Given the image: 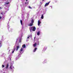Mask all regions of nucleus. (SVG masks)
I'll use <instances>...</instances> for the list:
<instances>
[{"instance_id": "1", "label": "nucleus", "mask_w": 73, "mask_h": 73, "mask_svg": "<svg viewBox=\"0 0 73 73\" xmlns=\"http://www.w3.org/2000/svg\"><path fill=\"white\" fill-rule=\"evenodd\" d=\"M29 30L31 32L32 31H35V30H36V27L35 26L30 27L29 28Z\"/></svg>"}, {"instance_id": "2", "label": "nucleus", "mask_w": 73, "mask_h": 73, "mask_svg": "<svg viewBox=\"0 0 73 73\" xmlns=\"http://www.w3.org/2000/svg\"><path fill=\"white\" fill-rule=\"evenodd\" d=\"M50 3V2H49L48 3H46L45 5V7H46V6H48V5Z\"/></svg>"}, {"instance_id": "3", "label": "nucleus", "mask_w": 73, "mask_h": 73, "mask_svg": "<svg viewBox=\"0 0 73 73\" xmlns=\"http://www.w3.org/2000/svg\"><path fill=\"white\" fill-rule=\"evenodd\" d=\"M40 24H41V21L38 20V26H40Z\"/></svg>"}, {"instance_id": "4", "label": "nucleus", "mask_w": 73, "mask_h": 73, "mask_svg": "<svg viewBox=\"0 0 73 73\" xmlns=\"http://www.w3.org/2000/svg\"><path fill=\"white\" fill-rule=\"evenodd\" d=\"M6 67H5V69H8V66H9V64H7L6 65Z\"/></svg>"}, {"instance_id": "5", "label": "nucleus", "mask_w": 73, "mask_h": 73, "mask_svg": "<svg viewBox=\"0 0 73 73\" xmlns=\"http://www.w3.org/2000/svg\"><path fill=\"white\" fill-rule=\"evenodd\" d=\"M36 45H37V43H35V44H33L34 47H36Z\"/></svg>"}, {"instance_id": "6", "label": "nucleus", "mask_w": 73, "mask_h": 73, "mask_svg": "<svg viewBox=\"0 0 73 73\" xmlns=\"http://www.w3.org/2000/svg\"><path fill=\"white\" fill-rule=\"evenodd\" d=\"M15 50H16V48H15V47H14V49L13 50V51L12 52L13 53H14V52H15Z\"/></svg>"}, {"instance_id": "7", "label": "nucleus", "mask_w": 73, "mask_h": 73, "mask_svg": "<svg viewBox=\"0 0 73 73\" xmlns=\"http://www.w3.org/2000/svg\"><path fill=\"white\" fill-rule=\"evenodd\" d=\"M20 48V46H17L16 48V50H18V49Z\"/></svg>"}, {"instance_id": "8", "label": "nucleus", "mask_w": 73, "mask_h": 73, "mask_svg": "<svg viewBox=\"0 0 73 73\" xmlns=\"http://www.w3.org/2000/svg\"><path fill=\"white\" fill-rule=\"evenodd\" d=\"M22 47L23 48H26V45L25 44H23L22 46Z\"/></svg>"}, {"instance_id": "9", "label": "nucleus", "mask_w": 73, "mask_h": 73, "mask_svg": "<svg viewBox=\"0 0 73 73\" xmlns=\"http://www.w3.org/2000/svg\"><path fill=\"white\" fill-rule=\"evenodd\" d=\"M36 49H37V48L36 47L33 50V52H35Z\"/></svg>"}, {"instance_id": "10", "label": "nucleus", "mask_w": 73, "mask_h": 73, "mask_svg": "<svg viewBox=\"0 0 73 73\" xmlns=\"http://www.w3.org/2000/svg\"><path fill=\"white\" fill-rule=\"evenodd\" d=\"M41 19H44V15H43V14H42L41 15Z\"/></svg>"}, {"instance_id": "11", "label": "nucleus", "mask_w": 73, "mask_h": 73, "mask_svg": "<svg viewBox=\"0 0 73 73\" xmlns=\"http://www.w3.org/2000/svg\"><path fill=\"white\" fill-rule=\"evenodd\" d=\"M32 25H33V23H31L29 25V26L30 27L31 26H32Z\"/></svg>"}, {"instance_id": "12", "label": "nucleus", "mask_w": 73, "mask_h": 73, "mask_svg": "<svg viewBox=\"0 0 73 73\" xmlns=\"http://www.w3.org/2000/svg\"><path fill=\"white\" fill-rule=\"evenodd\" d=\"M23 51V48H21V49L20 50V52H22Z\"/></svg>"}, {"instance_id": "13", "label": "nucleus", "mask_w": 73, "mask_h": 73, "mask_svg": "<svg viewBox=\"0 0 73 73\" xmlns=\"http://www.w3.org/2000/svg\"><path fill=\"white\" fill-rule=\"evenodd\" d=\"M40 31H39L37 33V35H38V36H39V35H40Z\"/></svg>"}, {"instance_id": "14", "label": "nucleus", "mask_w": 73, "mask_h": 73, "mask_svg": "<svg viewBox=\"0 0 73 73\" xmlns=\"http://www.w3.org/2000/svg\"><path fill=\"white\" fill-rule=\"evenodd\" d=\"M20 23L21 25H22L23 24V21H22V20H20Z\"/></svg>"}, {"instance_id": "15", "label": "nucleus", "mask_w": 73, "mask_h": 73, "mask_svg": "<svg viewBox=\"0 0 73 73\" xmlns=\"http://www.w3.org/2000/svg\"><path fill=\"white\" fill-rule=\"evenodd\" d=\"M5 4H6V5H7L8 4H9V2L7 3V2H6L5 3Z\"/></svg>"}, {"instance_id": "16", "label": "nucleus", "mask_w": 73, "mask_h": 73, "mask_svg": "<svg viewBox=\"0 0 73 73\" xmlns=\"http://www.w3.org/2000/svg\"><path fill=\"white\" fill-rule=\"evenodd\" d=\"M31 23H32V24H33V23H34V21H33V20H32Z\"/></svg>"}, {"instance_id": "17", "label": "nucleus", "mask_w": 73, "mask_h": 73, "mask_svg": "<svg viewBox=\"0 0 73 73\" xmlns=\"http://www.w3.org/2000/svg\"><path fill=\"white\" fill-rule=\"evenodd\" d=\"M29 37H32V35H30V36H29Z\"/></svg>"}, {"instance_id": "18", "label": "nucleus", "mask_w": 73, "mask_h": 73, "mask_svg": "<svg viewBox=\"0 0 73 73\" xmlns=\"http://www.w3.org/2000/svg\"><path fill=\"white\" fill-rule=\"evenodd\" d=\"M5 67V66H4V65H2V68H4Z\"/></svg>"}, {"instance_id": "19", "label": "nucleus", "mask_w": 73, "mask_h": 73, "mask_svg": "<svg viewBox=\"0 0 73 73\" xmlns=\"http://www.w3.org/2000/svg\"><path fill=\"white\" fill-rule=\"evenodd\" d=\"M29 8H30V9H32V7H31V6H29Z\"/></svg>"}, {"instance_id": "20", "label": "nucleus", "mask_w": 73, "mask_h": 73, "mask_svg": "<svg viewBox=\"0 0 73 73\" xmlns=\"http://www.w3.org/2000/svg\"><path fill=\"white\" fill-rule=\"evenodd\" d=\"M19 42H21V39L19 40Z\"/></svg>"}, {"instance_id": "21", "label": "nucleus", "mask_w": 73, "mask_h": 73, "mask_svg": "<svg viewBox=\"0 0 73 73\" xmlns=\"http://www.w3.org/2000/svg\"><path fill=\"white\" fill-rule=\"evenodd\" d=\"M11 65L10 66V68L12 69V68H11Z\"/></svg>"}, {"instance_id": "22", "label": "nucleus", "mask_w": 73, "mask_h": 73, "mask_svg": "<svg viewBox=\"0 0 73 73\" xmlns=\"http://www.w3.org/2000/svg\"><path fill=\"white\" fill-rule=\"evenodd\" d=\"M29 36H28V37H27V38H29Z\"/></svg>"}, {"instance_id": "23", "label": "nucleus", "mask_w": 73, "mask_h": 73, "mask_svg": "<svg viewBox=\"0 0 73 73\" xmlns=\"http://www.w3.org/2000/svg\"><path fill=\"white\" fill-rule=\"evenodd\" d=\"M1 19V17L0 16V19Z\"/></svg>"}, {"instance_id": "24", "label": "nucleus", "mask_w": 73, "mask_h": 73, "mask_svg": "<svg viewBox=\"0 0 73 73\" xmlns=\"http://www.w3.org/2000/svg\"><path fill=\"white\" fill-rule=\"evenodd\" d=\"M45 1V0H42V1Z\"/></svg>"}, {"instance_id": "25", "label": "nucleus", "mask_w": 73, "mask_h": 73, "mask_svg": "<svg viewBox=\"0 0 73 73\" xmlns=\"http://www.w3.org/2000/svg\"><path fill=\"white\" fill-rule=\"evenodd\" d=\"M26 1H28V0H26Z\"/></svg>"}, {"instance_id": "26", "label": "nucleus", "mask_w": 73, "mask_h": 73, "mask_svg": "<svg viewBox=\"0 0 73 73\" xmlns=\"http://www.w3.org/2000/svg\"><path fill=\"white\" fill-rule=\"evenodd\" d=\"M1 45V43L0 42V45Z\"/></svg>"}, {"instance_id": "27", "label": "nucleus", "mask_w": 73, "mask_h": 73, "mask_svg": "<svg viewBox=\"0 0 73 73\" xmlns=\"http://www.w3.org/2000/svg\"><path fill=\"white\" fill-rule=\"evenodd\" d=\"M26 3H26H26H25V4H26Z\"/></svg>"}, {"instance_id": "28", "label": "nucleus", "mask_w": 73, "mask_h": 73, "mask_svg": "<svg viewBox=\"0 0 73 73\" xmlns=\"http://www.w3.org/2000/svg\"><path fill=\"white\" fill-rule=\"evenodd\" d=\"M36 38V37H35V38Z\"/></svg>"}]
</instances>
